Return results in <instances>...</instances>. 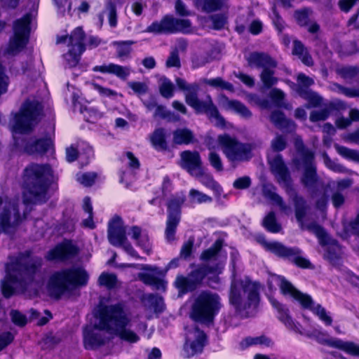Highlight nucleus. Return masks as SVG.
<instances>
[{"label":"nucleus","mask_w":359,"mask_h":359,"mask_svg":"<svg viewBox=\"0 0 359 359\" xmlns=\"http://www.w3.org/2000/svg\"><path fill=\"white\" fill-rule=\"evenodd\" d=\"M189 197L192 201L197 202L198 203H210L212 201V198L210 196L194 189L190 190Z\"/></svg>","instance_id":"6e6d98bb"},{"label":"nucleus","mask_w":359,"mask_h":359,"mask_svg":"<svg viewBox=\"0 0 359 359\" xmlns=\"http://www.w3.org/2000/svg\"><path fill=\"white\" fill-rule=\"evenodd\" d=\"M323 161H324L325 165L330 170H332L336 172H341V173H349L350 172V171L348 170H347L346 168H344L343 165L332 161L330 159V158L327 156V154H325V153L323 154Z\"/></svg>","instance_id":"5fc2aeb1"},{"label":"nucleus","mask_w":359,"mask_h":359,"mask_svg":"<svg viewBox=\"0 0 359 359\" xmlns=\"http://www.w3.org/2000/svg\"><path fill=\"white\" fill-rule=\"evenodd\" d=\"M15 144L18 147H23L25 152L34 154H44L52 146V140L50 138L34 139L19 142L15 136Z\"/></svg>","instance_id":"aec40b11"},{"label":"nucleus","mask_w":359,"mask_h":359,"mask_svg":"<svg viewBox=\"0 0 359 359\" xmlns=\"http://www.w3.org/2000/svg\"><path fill=\"white\" fill-rule=\"evenodd\" d=\"M199 182L207 188L212 190L217 196H220L222 189L220 185L213 179L210 174L204 172L203 168L200 170L199 175H194Z\"/></svg>","instance_id":"7c9ffc66"},{"label":"nucleus","mask_w":359,"mask_h":359,"mask_svg":"<svg viewBox=\"0 0 359 359\" xmlns=\"http://www.w3.org/2000/svg\"><path fill=\"white\" fill-rule=\"evenodd\" d=\"M221 102L224 108L234 111L244 118H248L252 116L251 111L243 104L237 100H231L224 96L222 98Z\"/></svg>","instance_id":"c85d7f7f"},{"label":"nucleus","mask_w":359,"mask_h":359,"mask_svg":"<svg viewBox=\"0 0 359 359\" xmlns=\"http://www.w3.org/2000/svg\"><path fill=\"white\" fill-rule=\"evenodd\" d=\"M332 89L339 93H341L347 97H359V88H350L344 87L339 84L334 83L332 86Z\"/></svg>","instance_id":"4d7b16f0"},{"label":"nucleus","mask_w":359,"mask_h":359,"mask_svg":"<svg viewBox=\"0 0 359 359\" xmlns=\"http://www.w3.org/2000/svg\"><path fill=\"white\" fill-rule=\"evenodd\" d=\"M134 42L133 41L113 42V45L116 47L118 57L128 56L131 52L130 46Z\"/></svg>","instance_id":"de8ad7c7"},{"label":"nucleus","mask_w":359,"mask_h":359,"mask_svg":"<svg viewBox=\"0 0 359 359\" xmlns=\"http://www.w3.org/2000/svg\"><path fill=\"white\" fill-rule=\"evenodd\" d=\"M77 254V248L69 242L57 245L50 250L46 258L48 260L65 261L74 257Z\"/></svg>","instance_id":"4be33fe9"},{"label":"nucleus","mask_w":359,"mask_h":359,"mask_svg":"<svg viewBox=\"0 0 359 359\" xmlns=\"http://www.w3.org/2000/svg\"><path fill=\"white\" fill-rule=\"evenodd\" d=\"M264 226L272 233H277L280 231L281 226L276 222L273 212H269L263 220Z\"/></svg>","instance_id":"37998d69"},{"label":"nucleus","mask_w":359,"mask_h":359,"mask_svg":"<svg viewBox=\"0 0 359 359\" xmlns=\"http://www.w3.org/2000/svg\"><path fill=\"white\" fill-rule=\"evenodd\" d=\"M271 121L278 128L292 132L295 130L296 125L294 121L287 119L283 112L274 111L270 116Z\"/></svg>","instance_id":"cd10ccee"},{"label":"nucleus","mask_w":359,"mask_h":359,"mask_svg":"<svg viewBox=\"0 0 359 359\" xmlns=\"http://www.w3.org/2000/svg\"><path fill=\"white\" fill-rule=\"evenodd\" d=\"M126 228L120 217L115 216L109 223L108 239L109 243L117 247H122L130 256L138 258L136 251L128 241Z\"/></svg>","instance_id":"dca6fc26"},{"label":"nucleus","mask_w":359,"mask_h":359,"mask_svg":"<svg viewBox=\"0 0 359 359\" xmlns=\"http://www.w3.org/2000/svg\"><path fill=\"white\" fill-rule=\"evenodd\" d=\"M104 12L107 15L109 25L115 27L117 25V12L116 5L111 0L107 2Z\"/></svg>","instance_id":"09e8293b"},{"label":"nucleus","mask_w":359,"mask_h":359,"mask_svg":"<svg viewBox=\"0 0 359 359\" xmlns=\"http://www.w3.org/2000/svg\"><path fill=\"white\" fill-rule=\"evenodd\" d=\"M274 285H278L284 294L290 295L298 301L304 308L312 311L326 325H331L332 322L331 316L328 315L326 310L321 305H314L311 296L302 293L291 283L280 276L271 275L268 279V285L271 290H273Z\"/></svg>","instance_id":"423d86ee"},{"label":"nucleus","mask_w":359,"mask_h":359,"mask_svg":"<svg viewBox=\"0 0 359 359\" xmlns=\"http://www.w3.org/2000/svg\"><path fill=\"white\" fill-rule=\"evenodd\" d=\"M240 340L236 342L238 344V348L244 350L253 345H268L266 338H239Z\"/></svg>","instance_id":"a19ab883"},{"label":"nucleus","mask_w":359,"mask_h":359,"mask_svg":"<svg viewBox=\"0 0 359 359\" xmlns=\"http://www.w3.org/2000/svg\"><path fill=\"white\" fill-rule=\"evenodd\" d=\"M180 166L192 176L199 175L202 168L200 155L197 151H184L180 154Z\"/></svg>","instance_id":"412c9836"},{"label":"nucleus","mask_w":359,"mask_h":359,"mask_svg":"<svg viewBox=\"0 0 359 359\" xmlns=\"http://www.w3.org/2000/svg\"><path fill=\"white\" fill-rule=\"evenodd\" d=\"M314 83L313 79L306 76L304 74H299L297 76V91L300 88L306 89Z\"/></svg>","instance_id":"680f3d73"},{"label":"nucleus","mask_w":359,"mask_h":359,"mask_svg":"<svg viewBox=\"0 0 359 359\" xmlns=\"http://www.w3.org/2000/svg\"><path fill=\"white\" fill-rule=\"evenodd\" d=\"M208 159L211 165L217 170V171H222L223 170V164L219 154L215 153V151H211L209 154Z\"/></svg>","instance_id":"e2e57ef3"},{"label":"nucleus","mask_w":359,"mask_h":359,"mask_svg":"<svg viewBox=\"0 0 359 359\" xmlns=\"http://www.w3.org/2000/svg\"><path fill=\"white\" fill-rule=\"evenodd\" d=\"M0 233H11L18 225L20 215L18 209V201L7 196H0Z\"/></svg>","instance_id":"4468645a"},{"label":"nucleus","mask_w":359,"mask_h":359,"mask_svg":"<svg viewBox=\"0 0 359 359\" xmlns=\"http://www.w3.org/2000/svg\"><path fill=\"white\" fill-rule=\"evenodd\" d=\"M53 172L48 164L30 163L24 169L22 186L25 203H42L48 199V190Z\"/></svg>","instance_id":"f03ea898"},{"label":"nucleus","mask_w":359,"mask_h":359,"mask_svg":"<svg viewBox=\"0 0 359 359\" xmlns=\"http://www.w3.org/2000/svg\"><path fill=\"white\" fill-rule=\"evenodd\" d=\"M139 278L144 283L154 286L156 289L165 288L164 283L156 276L149 273H140Z\"/></svg>","instance_id":"a18cd8bd"},{"label":"nucleus","mask_w":359,"mask_h":359,"mask_svg":"<svg viewBox=\"0 0 359 359\" xmlns=\"http://www.w3.org/2000/svg\"><path fill=\"white\" fill-rule=\"evenodd\" d=\"M269 96L278 107H283L285 109H291L290 104H283V101L285 98V93L278 88H273L269 93Z\"/></svg>","instance_id":"603ef678"},{"label":"nucleus","mask_w":359,"mask_h":359,"mask_svg":"<svg viewBox=\"0 0 359 359\" xmlns=\"http://www.w3.org/2000/svg\"><path fill=\"white\" fill-rule=\"evenodd\" d=\"M204 83L215 88H219L230 92L234 91L233 86L231 83L225 81L220 77L212 79H205Z\"/></svg>","instance_id":"49530a36"},{"label":"nucleus","mask_w":359,"mask_h":359,"mask_svg":"<svg viewBox=\"0 0 359 359\" xmlns=\"http://www.w3.org/2000/svg\"><path fill=\"white\" fill-rule=\"evenodd\" d=\"M97 177L95 172H86L77 175V180L85 187H90Z\"/></svg>","instance_id":"bf43d9fd"},{"label":"nucleus","mask_w":359,"mask_h":359,"mask_svg":"<svg viewBox=\"0 0 359 359\" xmlns=\"http://www.w3.org/2000/svg\"><path fill=\"white\" fill-rule=\"evenodd\" d=\"M206 338H187L183 348V355L187 358L200 353L206 344Z\"/></svg>","instance_id":"393cba45"},{"label":"nucleus","mask_w":359,"mask_h":359,"mask_svg":"<svg viewBox=\"0 0 359 359\" xmlns=\"http://www.w3.org/2000/svg\"><path fill=\"white\" fill-rule=\"evenodd\" d=\"M11 317L12 321L19 326H24L27 322L26 316L16 310L11 311Z\"/></svg>","instance_id":"774afa93"},{"label":"nucleus","mask_w":359,"mask_h":359,"mask_svg":"<svg viewBox=\"0 0 359 359\" xmlns=\"http://www.w3.org/2000/svg\"><path fill=\"white\" fill-rule=\"evenodd\" d=\"M41 266V259L36 258L29 259L25 263L20 264L18 266V274L17 276L9 273L6 280L2 281L1 283V291L5 297H9L13 292V287L12 284L19 282L23 284V287H25L26 285L31 283L34 275L39 271Z\"/></svg>","instance_id":"9d476101"},{"label":"nucleus","mask_w":359,"mask_h":359,"mask_svg":"<svg viewBox=\"0 0 359 359\" xmlns=\"http://www.w3.org/2000/svg\"><path fill=\"white\" fill-rule=\"evenodd\" d=\"M100 285L107 287V288H112L116 286L117 278L113 273H102L98 279Z\"/></svg>","instance_id":"864d4df0"},{"label":"nucleus","mask_w":359,"mask_h":359,"mask_svg":"<svg viewBox=\"0 0 359 359\" xmlns=\"http://www.w3.org/2000/svg\"><path fill=\"white\" fill-rule=\"evenodd\" d=\"M146 32L159 34H172L176 32H191V23L187 19H178L167 15L160 21H154L145 30Z\"/></svg>","instance_id":"ddd939ff"},{"label":"nucleus","mask_w":359,"mask_h":359,"mask_svg":"<svg viewBox=\"0 0 359 359\" xmlns=\"http://www.w3.org/2000/svg\"><path fill=\"white\" fill-rule=\"evenodd\" d=\"M263 195L265 198L271 200L274 204L277 205L284 212L289 213L290 212V208L284 203L282 197L275 192V188L273 186H264Z\"/></svg>","instance_id":"c756f323"},{"label":"nucleus","mask_w":359,"mask_h":359,"mask_svg":"<svg viewBox=\"0 0 359 359\" xmlns=\"http://www.w3.org/2000/svg\"><path fill=\"white\" fill-rule=\"evenodd\" d=\"M87 272L80 267L63 269L53 273L48 281V287L51 294L60 297L72 289L86 285Z\"/></svg>","instance_id":"39448f33"},{"label":"nucleus","mask_w":359,"mask_h":359,"mask_svg":"<svg viewBox=\"0 0 359 359\" xmlns=\"http://www.w3.org/2000/svg\"><path fill=\"white\" fill-rule=\"evenodd\" d=\"M257 239L266 250L280 257L288 258L299 267L309 268L311 266L310 262L300 256L301 250L299 248H287L278 242H267L262 236H258Z\"/></svg>","instance_id":"2eb2a0df"},{"label":"nucleus","mask_w":359,"mask_h":359,"mask_svg":"<svg viewBox=\"0 0 359 359\" xmlns=\"http://www.w3.org/2000/svg\"><path fill=\"white\" fill-rule=\"evenodd\" d=\"M270 301L273 306L280 311V320L283 321L285 325L292 326V320L287 313V309H285L283 306L278 301L273 298H271Z\"/></svg>","instance_id":"3c124183"},{"label":"nucleus","mask_w":359,"mask_h":359,"mask_svg":"<svg viewBox=\"0 0 359 359\" xmlns=\"http://www.w3.org/2000/svg\"><path fill=\"white\" fill-rule=\"evenodd\" d=\"M184 202V197L176 196L172 198L168 203V215L165 233L168 241L175 240L176 229L180 221V207Z\"/></svg>","instance_id":"6ab92c4d"},{"label":"nucleus","mask_w":359,"mask_h":359,"mask_svg":"<svg viewBox=\"0 0 359 359\" xmlns=\"http://www.w3.org/2000/svg\"><path fill=\"white\" fill-rule=\"evenodd\" d=\"M42 114V106L36 100H27L13 119V128L15 134L31 132L39 123Z\"/></svg>","instance_id":"1a4fd4ad"},{"label":"nucleus","mask_w":359,"mask_h":359,"mask_svg":"<svg viewBox=\"0 0 359 359\" xmlns=\"http://www.w3.org/2000/svg\"><path fill=\"white\" fill-rule=\"evenodd\" d=\"M293 54L299 56V59L307 66L313 65V60L310 55L307 53L306 49L301 41L295 40L293 43Z\"/></svg>","instance_id":"e433bc0d"},{"label":"nucleus","mask_w":359,"mask_h":359,"mask_svg":"<svg viewBox=\"0 0 359 359\" xmlns=\"http://www.w3.org/2000/svg\"><path fill=\"white\" fill-rule=\"evenodd\" d=\"M217 142L227 159L232 163L247 161L252 158L250 144L240 142L228 135L218 136Z\"/></svg>","instance_id":"9b49d317"},{"label":"nucleus","mask_w":359,"mask_h":359,"mask_svg":"<svg viewBox=\"0 0 359 359\" xmlns=\"http://www.w3.org/2000/svg\"><path fill=\"white\" fill-rule=\"evenodd\" d=\"M84 32L81 27L76 28L69 37V45L76 48L79 53L85 50L83 44Z\"/></svg>","instance_id":"72a5a7b5"},{"label":"nucleus","mask_w":359,"mask_h":359,"mask_svg":"<svg viewBox=\"0 0 359 359\" xmlns=\"http://www.w3.org/2000/svg\"><path fill=\"white\" fill-rule=\"evenodd\" d=\"M83 209L89 215L88 218L83 220V226L89 229H94L95 225L93 221V207L91 205L90 198L89 197L84 198Z\"/></svg>","instance_id":"79ce46f5"},{"label":"nucleus","mask_w":359,"mask_h":359,"mask_svg":"<svg viewBox=\"0 0 359 359\" xmlns=\"http://www.w3.org/2000/svg\"><path fill=\"white\" fill-rule=\"evenodd\" d=\"M339 74L346 80L353 79L358 73V69L355 67H342L338 70Z\"/></svg>","instance_id":"052dcab7"},{"label":"nucleus","mask_w":359,"mask_h":359,"mask_svg":"<svg viewBox=\"0 0 359 359\" xmlns=\"http://www.w3.org/2000/svg\"><path fill=\"white\" fill-rule=\"evenodd\" d=\"M335 149L337 153L341 156L349 160L359 162V150L351 149L338 144L335 145Z\"/></svg>","instance_id":"c03bdc74"},{"label":"nucleus","mask_w":359,"mask_h":359,"mask_svg":"<svg viewBox=\"0 0 359 359\" xmlns=\"http://www.w3.org/2000/svg\"><path fill=\"white\" fill-rule=\"evenodd\" d=\"M199 5L205 12H212L227 6L226 0H201Z\"/></svg>","instance_id":"58836bf2"},{"label":"nucleus","mask_w":359,"mask_h":359,"mask_svg":"<svg viewBox=\"0 0 359 359\" xmlns=\"http://www.w3.org/2000/svg\"><path fill=\"white\" fill-rule=\"evenodd\" d=\"M158 88L161 95L166 98H171L174 95L175 86L172 82L165 76L158 80Z\"/></svg>","instance_id":"4c0bfd02"},{"label":"nucleus","mask_w":359,"mask_h":359,"mask_svg":"<svg viewBox=\"0 0 359 359\" xmlns=\"http://www.w3.org/2000/svg\"><path fill=\"white\" fill-rule=\"evenodd\" d=\"M221 306V299L217 293L202 291L192 305L191 317L196 321L209 325L213 322Z\"/></svg>","instance_id":"6e6552de"},{"label":"nucleus","mask_w":359,"mask_h":359,"mask_svg":"<svg viewBox=\"0 0 359 359\" xmlns=\"http://www.w3.org/2000/svg\"><path fill=\"white\" fill-rule=\"evenodd\" d=\"M150 140L157 150L165 151L168 149L166 131L162 128H157L152 133Z\"/></svg>","instance_id":"2f4dec72"},{"label":"nucleus","mask_w":359,"mask_h":359,"mask_svg":"<svg viewBox=\"0 0 359 359\" xmlns=\"http://www.w3.org/2000/svg\"><path fill=\"white\" fill-rule=\"evenodd\" d=\"M175 285L177 288L180 294L192 292L196 289L191 281L189 276H184L182 275H178L175 279Z\"/></svg>","instance_id":"f704fd0d"},{"label":"nucleus","mask_w":359,"mask_h":359,"mask_svg":"<svg viewBox=\"0 0 359 359\" xmlns=\"http://www.w3.org/2000/svg\"><path fill=\"white\" fill-rule=\"evenodd\" d=\"M30 22V14H26L15 22L13 25L14 36L10 40L6 53L14 55L25 46L28 41Z\"/></svg>","instance_id":"f3484780"},{"label":"nucleus","mask_w":359,"mask_h":359,"mask_svg":"<svg viewBox=\"0 0 359 359\" xmlns=\"http://www.w3.org/2000/svg\"><path fill=\"white\" fill-rule=\"evenodd\" d=\"M99 322L93 327L88 325L84 329V337H96L94 330H106L110 334L119 337H136L126 329L128 318L119 306H107L102 307L99 312Z\"/></svg>","instance_id":"20e7f679"},{"label":"nucleus","mask_w":359,"mask_h":359,"mask_svg":"<svg viewBox=\"0 0 359 359\" xmlns=\"http://www.w3.org/2000/svg\"><path fill=\"white\" fill-rule=\"evenodd\" d=\"M94 72H100L102 73H108L116 75V76L126 79L130 73V69L128 67H123L113 63L95 66L93 67Z\"/></svg>","instance_id":"a878e982"},{"label":"nucleus","mask_w":359,"mask_h":359,"mask_svg":"<svg viewBox=\"0 0 359 359\" xmlns=\"http://www.w3.org/2000/svg\"><path fill=\"white\" fill-rule=\"evenodd\" d=\"M298 93L300 96L309 100V103L306 105L307 108L318 107L321 104L322 98L314 92L300 88L298 90Z\"/></svg>","instance_id":"ea45409f"},{"label":"nucleus","mask_w":359,"mask_h":359,"mask_svg":"<svg viewBox=\"0 0 359 359\" xmlns=\"http://www.w3.org/2000/svg\"><path fill=\"white\" fill-rule=\"evenodd\" d=\"M259 285L248 278H238L233 274L229 299L236 311L248 316L257 307L259 301Z\"/></svg>","instance_id":"7ed1b4c3"},{"label":"nucleus","mask_w":359,"mask_h":359,"mask_svg":"<svg viewBox=\"0 0 359 359\" xmlns=\"http://www.w3.org/2000/svg\"><path fill=\"white\" fill-rule=\"evenodd\" d=\"M325 251L324 258L333 264L337 263L341 255V248L335 241L327 244Z\"/></svg>","instance_id":"c9c22d12"},{"label":"nucleus","mask_w":359,"mask_h":359,"mask_svg":"<svg viewBox=\"0 0 359 359\" xmlns=\"http://www.w3.org/2000/svg\"><path fill=\"white\" fill-rule=\"evenodd\" d=\"M172 142L175 144H189L193 142L194 135L188 128H178L173 133Z\"/></svg>","instance_id":"473e14b6"},{"label":"nucleus","mask_w":359,"mask_h":359,"mask_svg":"<svg viewBox=\"0 0 359 359\" xmlns=\"http://www.w3.org/2000/svg\"><path fill=\"white\" fill-rule=\"evenodd\" d=\"M82 53H79L76 48L72 47L68 53L65 55V59L69 67L76 66L80 60V56Z\"/></svg>","instance_id":"8fccbe9b"},{"label":"nucleus","mask_w":359,"mask_h":359,"mask_svg":"<svg viewBox=\"0 0 359 359\" xmlns=\"http://www.w3.org/2000/svg\"><path fill=\"white\" fill-rule=\"evenodd\" d=\"M330 114L327 109H323L320 110L313 111L310 114V120L312 122L325 120Z\"/></svg>","instance_id":"0e129e2a"},{"label":"nucleus","mask_w":359,"mask_h":359,"mask_svg":"<svg viewBox=\"0 0 359 359\" xmlns=\"http://www.w3.org/2000/svg\"><path fill=\"white\" fill-rule=\"evenodd\" d=\"M268 161L271 171L275 176L278 183L285 189L290 198L294 203L295 217L301 229L308 230L316 234L320 239L321 244H327L325 242L327 234L320 226L316 222H311L309 224H305L304 222L303 219L307 210L306 201L302 196H298L292 186L289 170L283 162L282 156L276 154L274 156H269Z\"/></svg>","instance_id":"f257e3e1"},{"label":"nucleus","mask_w":359,"mask_h":359,"mask_svg":"<svg viewBox=\"0 0 359 359\" xmlns=\"http://www.w3.org/2000/svg\"><path fill=\"white\" fill-rule=\"evenodd\" d=\"M246 60L249 66L262 69L260 79L266 88H269L277 83L278 79L274 76V69L278 63L269 54L253 52L246 57Z\"/></svg>","instance_id":"f8f14e48"},{"label":"nucleus","mask_w":359,"mask_h":359,"mask_svg":"<svg viewBox=\"0 0 359 359\" xmlns=\"http://www.w3.org/2000/svg\"><path fill=\"white\" fill-rule=\"evenodd\" d=\"M286 140L281 135H277L271 143V147L274 151H280L286 147Z\"/></svg>","instance_id":"338daca9"},{"label":"nucleus","mask_w":359,"mask_h":359,"mask_svg":"<svg viewBox=\"0 0 359 359\" xmlns=\"http://www.w3.org/2000/svg\"><path fill=\"white\" fill-rule=\"evenodd\" d=\"M222 270L221 264L214 266L204 264L192 271L188 276L196 288L199 287L205 277L210 273H219Z\"/></svg>","instance_id":"b1692460"},{"label":"nucleus","mask_w":359,"mask_h":359,"mask_svg":"<svg viewBox=\"0 0 359 359\" xmlns=\"http://www.w3.org/2000/svg\"><path fill=\"white\" fill-rule=\"evenodd\" d=\"M302 156L306 166L301 182L313 197L318 189L323 188V183L318 180L316 167L312 163L313 154L309 150H305L302 151Z\"/></svg>","instance_id":"a211bd4d"},{"label":"nucleus","mask_w":359,"mask_h":359,"mask_svg":"<svg viewBox=\"0 0 359 359\" xmlns=\"http://www.w3.org/2000/svg\"><path fill=\"white\" fill-rule=\"evenodd\" d=\"M165 65L167 67H180V59L179 50L177 48H174L170 53L166 60Z\"/></svg>","instance_id":"13d9d810"},{"label":"nucleus","mask_w":359,"mask_h":359,"mask_svg":"<svg viewBox=\"0 0 359 359\" xmlns=\"http://www.w3.org/2000/svg\"><path fill=\"white\" fill-rule=\"evenodd\" d=\"M175 81L180 89L186 91L185 100L189 106L198 112L206 113L216 126L220 127L225 126L224 118L219 114L210 95H208L204 101L198 100L197 96L198 86L197 84H188L184 79L181 78H177Z\"/></svg>","instance_id":"0eeeda50"},{"label":"nucleus","mask_w":359,"mask_h":359,"mask_svg":"<svg viewBox=\"0 0 359 359\" xmlns=\"http://www.w3.org/2000/svg\"><path fill=\"white\" fill-rule=\"evenodd\" d=\"M142 302L148 318H152L154 314L161 313L165 309L163 298L156 294H144Z\"/></svg>","instance_id":"5701e85b"},{"label":"nucleus","mask_w":359,"mask_h":359,"mask_svg":"<svg viewBox=\"0 0 359 359\" xmlns=\"http://www.w3.org/2000/svg\"><path fill=\"white\" fill-rule=\"evenodd\" d=\"M222 247V241L221 240L216 241L212 247L203 252L201 255V259L204 261H216L219 259V264H221L223 266L226 257L221 256L220 252ZM217 264H218V263Z\"/></svg>","instance_id":"bb28decb"},{"label":"nucleus","mask_w":359,"mask_h":359,"mask_svg":"<svg viewBox=\"0 0 359 359\" xmlns=\"http://www.w3.org/2000/svg\"><path fill=\"white\" fill-rule=\"evenodd\" d=\"M128 86L137 94H144L148 91V86L144 82L130 81Z\"/></svg>","instance_id":"69168bd1"}]
</instances>
